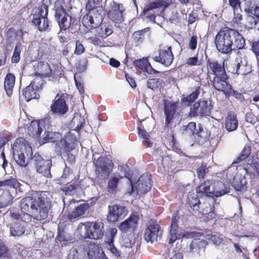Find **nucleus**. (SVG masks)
Listing matches in <instances>:
<instances>
[{"label":"nucleus","mask_w":259,"mask_h":259,"mask_svg":"<svg viewBox=\"0 0 259 259\" xmlns=\"http://www.w3.org/2000/svg\"><path fill=\"white\" fill-rule=\"evenodd\" d=\"M83 211H66L64 215L68 220L72 221L81 216L83 214Z\"/></svg>","instance_id":"nucleus-57"},{"label":"nucleus","mask_w":259,"mask_h":259,"mask_svg":"<svg viewBox=\"0 0 259 259\" xmlns=\"http://www.w3.org/2000/svg\"><path fill=\"white\" fill-rule=\"evenodd\" d=\"M245 120L246 122L252 124L259 121V111L256 110L247 112L245 115Z\"/></svg>","instance_id":"nucleus-42"},{"label":"nucleus","mask_w":259,"mask_h":259,"mask_svg":"<svg viewBox=\"0 0 259 259\" xmlns=\"http://www.w3.org/2000/svg\"><path fill=\"white\" fill-rule=\"evenodd\" d=\"M229 92V94L225 95L226 97L229 98L230 97L233 96L236 99L240 101L241 102H243L245 101V98L243 93H239L237 91H235L233 89L232 87Z\"/></svg>","instance_id":"nucleus-53"},{"label":"nucleus","mask_w":259,"mask_h":259,"mask_svg":"<svg viewBox=\"0 0 259 259\" xmlns=\"http://www.w3.org/2000/svg\"><path fill=\"white\" fill-rule=\"evenodd\" d=\"M78 185L75 182L71 184H67L63 189V191L65 193H69L77 189Z\"/></svg>","instance_id":"nucleus-64"},{"label":"nucleus","mask_w":259,"mask_h":259,"mask_svg":"<svg viewBox=\"0 0 259 259\" xmlns=\"http://www.w3.org/2000/svg\"><path fill=\"white\" fill-rule=\"evenodd\" d=\"M200 87H195L194 91L190 95L182 98L181 102L184 104L189 105L198 98L200 93Z\"/></svg>","instance_id":"nucleus-35"},{"label":"nucleus","mask_w":259,"mask_h":259,"mask_svg":"<svg viewBox=\"0 0 259 259\" xmlns=\"http://www.w3.org/2000/svg\"><path fill=\"white\" fill-rule=\"evenodd\" d=\"M230 191V186L222 180L213 179L211 198L220 197Z\"/></svg>","instance_id":"nucleus-21"},{"label":"nucleus","mask_w":259,"mask_h":259,"mask_svg":"<svg viewBox=\"0 0 259 259\" xmlns=\"http://www.w3.org/2000/svg\"><path fill=\"white\" fill-rule=\"evenodd\" d=\"M160 225L154 220H150L147 224V228L144 233V239L147 242H153L157 241L162 234Z\"/></svg>","instance_id":"nucleus-14"},{"label":"nucleus","mask_w":259,"mask_h":259,"mask_svg":"<svg viewBox=\"0 0 259 259\" xmlns=\"http://www.w3.org/2000/svg\"><path fill=\"white\" fill-rule=\"evenodd\" d=\"M20 52L21 51L20 47L18 46L17 45L16 46L13 52V56L11 58V62L13 63H17L19 62L20 59Z\"/></svg>","instance_id":"nucleus-56"},{"label":"nucleus","mask_w":259,"mask_h":259,"mask_svg":"<svg viewBox=\"0 0 259 259\" xmlns=\"http://www.w3.org/2000/svg\"><path fill=\"white\" fill-rule=\"evenodd\" d=\"M48 121L49 120L46 118L31 121L28 127L29 134L37 139H40V135L43 131L46 130V126Z\"/></svg>","instance_id":"nucleus-19"},{"label":"nucleus","mask_w":259,"mask_h":259,"mask_svg":"<svg viewBox=\"0 0 259 259\" xmlns=\"http://www.w3.org/2000/svg\"><path fill=\"white\" fill-rule=\"evenodd\" d=\"M102 20V15L87 12L82 18V23L85 27L91 29L100 25Z\"/></svg>","instance_id":"nucleus-20"},{"label":"nucleus","mask_w":259,"mask_h":259,"mask_svg":"<svg viewBox=\"0 0 259 259\" xmlns=\"http://www.w3.org/2000/svg\"><path fill=\"white\" fill-rule=\"evenodd\" d=\"M89 39L94 45L101 46L103 45L102 39L99 36L90 37Z\"/></svg>","instance_id":"nucleus-60"},{"label":"nucleus","mask_w":259,"mask_h":259,"mask_svg":"<svg viewBox=\"0 0 259 259\" xmlns=\"http://www.w3.org/2000/svg\"><path fill=\"white\" fill-rule=\"evenodd\" d=\"M102 0H88L85 4V10L88 13L102 15L103 7L101 5Z\"/></svg>","instance_id":"nucleus-26"},{"label":"nucleus","mask_w":259,"mask_h":259,"mask_svg":"<svg viewBox=\"0 0 259 259\" xmlns=\"http://www.w3.org/2000/svg\"><path fill=\"white\" fill-rule=\"evenodd\" d=\"M77 231L83 238L99 239L104 233V225L102 222H87L79 224Z\"/></svg>","instance_id":"nucleus-4"},{"label":"nucleus","mask_w":259,"mask_h":259,"mask_svg":"<svg viewBox=\"0 0 259 259\" xmlns=\"http://www.w3.org/2000/svg\"><path fill=\"white\" fill-rule=\"evenodd\" d=\"M36 197L28 196L20 203L21 210H49L51 207V194L48 191L36 192Z\"/></svg>","instance_id":"nucleus-2"},{"label":"nucleus","mask_w":259,"mask_h":259,"mask_svg":"<svg viewBox=\"0 0 259 259\" xmlns=\"http://www.w3.org/2000/svg\"><path fill=\"white\" fill-rule=\"evenodd\" d=\"M62 138V134L59 132H45L44 137L39 140L42 144L48 142L57 143Z\"/></svg>","instance_id":"nucleus-32"},{"label":"nucleus","mask_w":259,"mask_h":259,"mask_svg":"<svg viewBox=\"0 0 259 259\" xmlns=\"http://www.w3.org/2000/svg\"><path fill=\"white\" fill-rule=\"evenodd\" d=\"M25 231L23 226L16 224L10 228V235L12 236H19L23 234Z\"/></svg>","instance_id":"nucleus-47"},{"label":"nucleus","mask_w":259,"mask_h":259,"mask_svg":"<svg viewBox=\"0 0 259 259\" xmlns=\"http://www.w3.org/2000/svg\"><path fill=\"white\" fill-rule=\"evenodd\" d=\"M19 181L15 178H13L0 181V187L9 186L12 188H16L19 187Z\"/></svg>","instance_id":"nucleus-48"},{"label":"nucleus","mask_w":259,"mask_h":259,"mask_svg":"<svg viewBox=\"0 0 259 259\" xmlns=\"http://www.w3.org/2000/svg\"><path fill=\"white\" fill-rule=\"evenodd\" d=\"M212 107L210 101L199 100L191 107L188 116L191 117L209 116Z\"/></svg>","instance_id":"nucleus-8"},{"label":"nucleus","mask_w":259,"mask_h":259,"mask_svg":"<svg viewBox=\"0 0 259 259\" xmlns=\"http://www.w3.org/2000/svg\"><path fill=\"white\" fill-rule=\"evenodd\" d=\"M124 9L122 4L113 2L107 13L108 17L113 22L120 24L123 21V12Z\"/></svg>","instance_id":"nucleus-17"},{"label":"nucleus","mask_w":259,"mask_h":259,"mask_svg":"<svg viewBox=\"0 0 259 259\" xmlns=\"http://www.w3.org/2000/svg\"><path fill=\"white\" fill-rule=\"evenodd\" d=\"M207 242L203 239H195L192 241L191 250L193 253L197 252L198 254L204 251Z\"/></svg>","instance_id":"nucleus-34"},{"label":"nucleus","mask_w":259,"mask_h":259,"mask_svg":"<svg viewBox=\"0 0 259 259\" xmlns=\"http://www.w3.org/2000/svg\"><path fill=\"white\" fill-rule=\"evenodd\" d=\"M239 59H236L235 60L229 62L226 68L228 72L232 74H237L238 75L240 61Z\"/></svg>","instance_id":"nucleus-44"},{"label":"nucleus","mask_w":259,"mask_h":259,"mask_svg":"<svg viewBox=\"0 0 259 259\" xmlns=\"http://www.w3.org/2000/svg\"><path fill=\"white\" fill-rule=\"evenodd\" d=\"M12 139V134L8 131L0 132V150Z\"/></svg>","instance_id":"nucleus-46"},{"label":"nucleus","mask_w":259,"mask_h":259,"mask_svg":"<svg viewBox=\"0 0 259 259\" xmlns=\"http://www.w3.org/2000/svg\"><path fill=\"white\" fill-rule=\"evenodd\" d=\"M149 28L136 31L133 34L134 41L136 43L141 42L144 39V33L148 31Z\"/></svg>","instance_id":"nucleus-49"},{"label":"nucleus","mask_w":259,"mask_h":259,"mask_svg":"<svg viewBox=\"0 0 259 259\" xmlns=\"http://www.w3.org/2000/svg\"><path fill=\"white\" fill-rule=\"evenodd\" d=\"M55 19L58 23L60 30H72L77 24L76 18L67 13L62 6L55 8Z\"/></svg>","instance_id":"nucleus-5"},{"label":"nucleus","mask_w":259,"mask_h":259,"mask_svg":"<svg viewBox=\"0 0 259 259\" xmlns=\"http://www.w3.org/2000/svg\"><path fill=\"white\" fill-rule=\"evenodd\" d=\"M43 86V80L35 77L30 84L26 87L22 92L26 101L28 102L32 99H38L39 97L37 91L41 89Z\"/></svg>","instance_id":"nucleus-12"},{"label":"nucleus","mask_w":259,"mask_h":259,"mask_svg":"<svg viewBox=\"0 0 259 259\" xmlns=\"http://www.w3.org/2000/svg\"><path fill=\"white\" fill-rule=\"evenodd\" d=\"M120 244L122 249H127L128 251L130 252V250L132 248L133 245L135 243V239L133 234H130L128 235H125L122 237L120 240Z\"/></svg>","instance_id":"nucleus-36"},{"label":"nucleus","mask_w":259,"mask_h":259,"mask_svg":"<svg viewBox=\"0 0 259 259\" xmlns=\"http://www.w3.org/2000/svg\"><path fill=\"white\" fill-rule=\"evenodd\" d=\"M50 52V46L45 42H41L39 44V48L38 49V55L42 56L47 55Z\"/></svg>","instance_id":"nucleus-54"},{"label":"nucleus","mask_w":259,"mask_h":259,"mask_svg":"<svg viewBox=\"0 0 259 259\" xmlns=\"http://www.w3.org/2000/svg\"><path fill=\"white\" fill-rule=\"evenodd\" d=\"M246 182L244 179H234L232 182V186L237 191H244L246 190Z\"/></svg>","instance_id":"nucleus-41"},{"label":"nucleus","mask_w":259,"mask_h":259,"mask_svg":"<svg viewBox=\"0 0 259 259\" xmlns=\"http://www.w3.org/2000/svg\"><path fill=\"white\" fill-rule=\"evenodd\" d=\"M15 83V76L11 73H8L5 78L4 89L8 97L12 96Z\"/></svg>","instance_id":"nucleus-31"},{"label":"nucleus","mask_w":259,"mask_h":259,"mask_svg":"<svg viewBox=\"0 0 259 259\" xmlns=\"http://www.w3.org/2000/svg\"><path fill=\"white\" fill-rule=\"evenodd\" d=\"M134 64L140 69L149 74H154L159 72L152 68L150 63L146 59H139L134 61Z\"/></svg>","instance_id":"nucleus-30"},{"label":"nucleus","mask_w":259,"mask_h":259,"mask_svg":"<svg viewBox=\"0 0 259 259\" xmlns=\"http://www.w3.org/2000/svg\"><path fill=\"white\" fill-rule=\"evenodd\" d=\"M85 51L84 48L82 44L79 41L77 40L76 42V47L74 50V54L76 55H81Z\"/></svg>","instance_id":"nucleus-62"},{"label":"nucleus","mask_w":259,"mask_h":259,"mask_svg":"<svg viewBox=\"0 0 259 259\" xmlns=\"http://www.w3.org/2000/svg\"><path fill=\"white\" fill-rule=\"evenodd\" d=\"M13 157L19 165L25 167L28 165L26 156L31 157L32 149L29 142L24 138H17L12 145Z\"/></svg>","instance_id":"nucleus-3"},{"label":"nucleus","mask_w":259,"mask_h":259,"mask_svg":"<svg viewBox=\"0 0 259 259\" xmlns=\"http://www.w3.org/2000/svg\"><path fill=\"white\" fill-rule=\"evenodd\" d=\"M36 77L42 79V78L50 77L52 71L49 64L44 61H39L34 65Z\"/></svg>","instance_id":"nucleus-22"},{"label":"nucleus","mask_w":259,"mask_h":259,"mask_svg":"<svg viewBox=\"0 0 259 259\" xmlns=\"http://www.w3.org/2000/svg\"><path fill=\"white\" fill-rule=\"evenodd\" d=\"M158 55L153 57V60L166 67L169 66L172 63L174 55L170 46L160 45L158 50Z\"/></svg>","instance_id":"nucleus-11"},{"label":"nucleus","mask_w":259,"mask_h":259,"mask_svg":"<svg viewBox=\"0 0 259 259\" xmlns=\"http://www.w3.org/2000/svg\"><path fill=\"white\" fill-rule=\"evenodd\" d=\"M229 76L227 73L214 76L212 81V86L215 90L222 92L225 96L228 94L232 87L228 82Z\"/></svg>","instance_id":"nucleus-16"},{"label":"nucleus","mask_w":259,"mask_h":259,"mask_svg":"<svg viewBox=\"0 0 259 259\" xmlns=\"http://www.w3.org/2000/svg\"><path fill=\"white\" fill-rule=\"evenodd\" d=\"M196 172L199 179H204L206 175L209 172L208 167L205 163H202L197 168Z\"/></svg>","instance_id":"nucleus-51"},{"label":"nucleus","mask_w":259,"mask_h":259,"mask_svg":"<svg viewBox=\"0 0 259 259\" xmlns=\"http://www.w3.org/2000/svg\"><path fill=\"white\" fill-rule=\"evenodd\" d=\"M198 37L196 35H193L191 36L188 42V48L192 51L196 50L197 46Z\"/></svg>","instance_id":"nucleus-58"},{"label":"nucleus","mask_w":259,"mask_h":259,"mask_svg":"<svg viewBox=\"0 0 259 259\" xmlns=\"http://www.w3.org/2000/svg\"><path fill=\"white\" fill-rule=\"evenodd\" d=\"M199 197L197 195H189L188 196V203L190 207L193 209V210H197L199 208V205L200 204Z\"/></svg>","instance_id":"nucleus-43"},{"label":"nucleus","mask_w":259,"mask_h":259,"mask_svg":"<svg viewBox=\"0 0 259 259\" xmlns=\"http://www.w3.org/2000/svg\"><path fill=\"white\" fill-rule=\"evenodd\" d=\"M251 154V146L246 145L241 151V154L238 156L234 163H238L245 160Z\"/></svg>","instance_id":"nucleus-45"},{"label":"nucleus","mask_w":259,"mask_h":259,"mask_svg":"<svg viewBox=\"0 0 259 259\" xmlns=\"http://www.w3.org/2000/svg\"><path fill=\"white\" fill-rule=\"evenodd\" d=\"M12 200V195L8 192H3L0 197V208L8 206Z\"/></svg>","instance_id":"nucleus-39"},{"label":"nucleus","mask_w":259,"mask_h":259,"mask_svg":"<svg viewBox=\"0 0 259 259\" xmlns=\"http://www.w3.org/2000/svg\"><path fill=\"white\" fill-rule=\"evenodd\" d=\"M192 234L189 232H184L179 229L178 226H170L169 230V237L168 238V243L172 244L177 240L181 239L182 237L189 238Z\"/></svg>","instance_id":"nucleus-25"},{"label":"nucleus","mask_w":259,"mask_h":259,"mask_svg":"<svg viewBox=\"0 0 259 259\" xmlns=\"http://www.w3.org/2000/svg\"><path fill=\"white\" fill-rule=\"evenodd\" d=\"M240 61V66L238 75H245L251 72V67L246 62L243 63L241 60Z\"/></svg>","instance_id":"nucleus-50"},{"label":"nucleus","mask_w":259,"mask_h":259,"mask_svg":"<svg viewBox=\"0 0 259 259\" xmlns=\"http://www.w3.org/2000/svg\"><path fill=\"white\" fill-rule=\"evenodd\" d=\"M188 66H194L201 65V62L198 59V55L188 58L186 61Z\"/></svg>","instance_id":"nucleus-55"},{"label":"nucleus","mask_w":259,"mask_h":259,"mask_svg":"<svg viewBox=\"0 0 259 259\" xmlns=\"http://www.w3.org/2000/svg\"><path fill=\"white\" fill-rule=\"evenodd\" d=\"M237 115L233 112L228 113L225 120V127L229 132L235 131L238 126Z\"/></svg>","instance_id":"nucleus-27"},{"label":"nucleus","mask_w":259,"mask_h":259,"mask_svg":"<svg viewBox=\"0 0 259 259\" xmlns=\"http://www.w3.org/2000/svg\"><path fill=\"white\" fill-rule=\"evenodd\" d=\"M163 83V80L160 78H149L147 80V86L149 89L156 91L159 87H161Z\"/></svg>","instance_id":"nucleus-37"},{"label":"nucleus","mask_w":259,"mask_h":259,"mask_svg":"<svg viewBox=\"0 0 259 259\" xmlns=\"http://www.w3.org/2000/svg\"><path fill=\"white\" fill-rule=\"evenodd\" d=\"M131 191L129 192L131 195L135 191L136 188L137 194L143 195L147 193L151 188L152 181L150 176L147 175H143L140 177L135 186H133L131 179H129Z\"/></svg>","instance_id":"nucleus-10"},{"label":"nucleus","mask_w":259,"mask_h":259,"mask_svg":"<svg viewBox=\"0 0 259 259\" xmlns=\"http://www.w3.org/2000/svg\"><path fill=\"white\" fill-rule=\"evenodd\" d=\"M140 217L137 212L133 213L127 220L121 223L119 229L124 234H133L135 231Z\"/></svg>","instance_id":"nucleus-18"},{"label":"nucleus","mask_w":259,"mask_h":259,"mask_svg":"<svg viewBox=\"0 0 259 259\" xmlns=\"http://www.w3.org/2000/svg\"><path fill=\"white\" fill-rule=\"evenodd\" d=\"M33 164L36 172L46 177L51 178V168L52 167V160L45 159L38 153H35L32 157Z\"/></svg>","instance_id":"nucleus-9"},{"label":"nucleus","mask_w":259,"mask_h":259,"mask_svg":"<svg viewBox=\"0 0 259 259\" xmlns=\"http://www.w3.org/2000/svg\"><path fill=\"white\" fill-rule=\"evenodd\" d=\"M214 42L219 52L230 55L233 50L243 49L245 40L237 30L225 27L218 32Z\"/></svg>","instance_id":"nucleus-1"},{"label":"nucleus","mask_w":259,"mask_h":259,"mask_svg":"<svg viewBox=\"0 0 259 259\" xmlns=\"http://www.w3.org/2000/svg\"><path fill=\"white\" fill-rule=\"evenodd\" d=\"M213 179L204 181L196 188V192L200 197L211 198Z\"/></svg>","instance_id":"nucleus-24"},{"label":"nucleus","mask_w":259,"mask_h":259,"mask_svg":"<svg viewBox=\"0 0 259 259\" xmlns=\"http://www.w3.org/2000/svg\"><path fill=\"white\" fill-rule=\"evenodd\" d=\"M119 217L118 211H109L107 214V220L111 222H114L117 221Z\"/></svg>","instance_id":"nucleus-61"},{"label":"nucleus","mask_w":259,"mask_h":259,"mask_svg":"<svg viewBox=\"0 0 259 259\" xmlns=\"http://www.w3.org/2000/svg\"><path fill=\"white\" fill-rule=\"evenodd\" d=\"M93 162L95 167L96 179L98 181L106 180L110 175L113 167V163L110 159L106 156H100Z\"/></svg>","instance_id":"nucleus-6"},{"label":"nucleus","mask_w":259,"mask_h":259,"mask_svg":"<svg viewBox=\"0 0 259 259\" xmlns=\"http://www.w3.org/2000/svg\"><path fill=\"white\" fill-rule=\"evenodd\" d=\"M251 50L257 58H258L259 57V38L252 42Z\"/></svg>","instance_id":"nucleus-63"},{"label":"nucleus","mask_w":259,"mask_h":259,"mask_svg":"<svg viewBox=\"0 0 259 259\" xmlns=\"http://www.w3.org/2000/svg\"><path fill=\"white\" fill-rule=\"evenodd\" d=\"M76 141V137L69 132L56 143V147L61 153H68L75 149Z\"/></svg>","instance_id":"nucleus-15"},{"label":"nucleus","mask_w":259,"mask_h":259,"mask_svg":"<svg viewBox=\"0 0 259 259\" xmlns=\"http://www.w3.org/2000/svg\"><path fill=\"white\" fill-rule=\"evenodd\" d=\"M192 134L195 137H197L199 140L205 138L206 136L205 132L200 123L198 124L197 127L196 126L195 130L192 132Z\"/></svg>","instance_id":"nucleus-52"},{"label":"nucleus","mask_w":259,"mask_h":259,"mask_svg":"<svg viewBox=\"0 0 259 259\" xmlns=\"http://www.w3.org/2000/svg\"><path fill=\"white\" fill-rule=\"evenodd\" d=\"M32 214L34 215V219L37 220H41L46 219L48 216V211H32Z\"/></svg>","instance_id":"nucleus-59"},{"label":"nucleus","mask_w":259,"mask_h":259,"mask_svg":"<svg viewBox=\"0 0 259 259\" xmlns=\"http://www.w3.org/2000/svg\"><path fill=\"white\" fill-rule=\"evenodd\" d=\"M208 72L214 76L221 75L226 73L224 64H221L217 60L208 59L206 62Z\"/></svg>","instance_id":"nucleus-23"},{"label":"nucleus","mask_w":259,"mask_h":259,"mask_svg":"<svg viewBox=\"0 0 259 259\" xmlns=\"http://www.w3.org/2000/svg\"><path fill=\"white\" fill-rule=\"evenodd\" d=\"M138 131L139 135H140L144 139V144L146 145L148 147H152V143L150 142L149 140L150 136L147 133L146 131L145 130L142 125H141L138 127Z\"/></svg>","instance_id":"nucleus-40"},{"label":"nucleus","mask_w":259,"mask_h":259,"mask_svg":"<svg viewBox=\"0 0 259 259\" xmlns=\"http://www.w3.org/2000/svg\"><path fill=\"white\" fill-rule=\"evenodd\" d=\"M163 112L165 117L164 127L167 129L171 128L174 120L181 115L179 110L178 102H172L167 99L163 100Z\"/></svg>","instance_id":"nucleus-7"},{"label":"nucleus","mask_w":259,"mask_h":259,"mask_svg":"<svg viewBox=\"0 0 259 259\" xmlns=\"http://www.w3.org/2000/svg\"><path fill=\"white\" fill-rule=\"evenodd\" d=\"M31 22L32 24L41 32L50 31L51 29V23L48 17L33 18Z\"/></svg>","instance_id":"nucleus-28"},{"label":"nucleus","mask_w":259,"mask_h":259,"mask_svg":"<svg viewBox=\"0 0 259 259\" xmlns=\"http://www.w3.org/2000/svg\"><path fill=\"white\" fill-rule=\"evenodd\" d=\"M171 4V3L164 0H156L154 2H150L147 5H145L142 13L144 15H146L150 11L157 9V8H163L166 9L169 7Z\"/></svg>","instance_id":"nucleus-29"},{"label":"nucleus","mask_w":259,"mask_h":259,"mask_svg":"<svg viewBox=\"0 0 259 259\" xmlns=\"http://www.w3.org/2000/svg\"><path fill=\"white\" fill-rule=\"evenodd\" d=\"M48 6L42 3L37 8L35 13L33 14V18L48 17Z\"/></svg>","instance_id":"nucleus-38"},{"label":"nucleus","mask_w":259,"mask_h":259,"mask_svg":"<svg viewBox=\"0 0 259 259\" xmlns=\"http://www.w3.org/2000/svg\"><path fill=\"white\" fill-rule=\"evenodd\" d=\"M122 178L120 175L117 177L112 176L108 180L107 190V192L112 194H115L118 191V185L119 181Z\"/></svg>","instance_id":"nucleus-33"},{"label":"nucleus","mask_w":259,"mask_h":259,"mask_svg":"<svg viewBox=\"0 0 259 259\" xmlns=\"http://www.w3.org/2000/svg\"><path fill=\"white\" fill-rule=\"evenodd\" d=\"M68 109L64 94L60 95L58 94L50 106L52 114L59 116H63L68 112Z\"/></svg>","instance_id":"nucleus-13"}]
</instances>
